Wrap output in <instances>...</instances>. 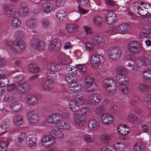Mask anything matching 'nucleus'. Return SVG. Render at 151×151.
I'll return each instance as SVG.
<instances>
[{"mask_svg":"<svg viewBox=\"0 0 151 151\" xmlns=\"http://www.w3.org/2000/svg\"><path fill=\"white\" fill-rule=\"evenodd\" d=\"M6 45L11 50L15 53H19L23 51L26 47L25 42L22 39H18L14 41H7Z\"/></svg>","mask_w":151,"mask_h":151,"instance_id":"nucleus-1","label":"nucleus"},{"mask_svg":"<svg viewBox=\"0 0 151 151\" xmlns=\"http://www.w3.org/2000/svg\"><path fill=\"white\" fill-rule=\"evenodd\" d=\"M102 85L105 90L110 93L115 92L117 88V85L116 82L111 79L104 80L102 83Z\"/></svg>","mask_w":151,"mask_h":151,"instance_id":"nucleus-2","label":"nucleus"},{"mask_svg":"<svg viewBox=\"0 0 151 151\" xmlns=\"http://www.w3.org/2000/svg\"><path fill=\"white\" fill-rule=\"evenodd\" d=\"M104 61L103 57L101 55L94 54L91 56L90 62L94 68H100L102 67Z\"/></svg>","mask_w":151,"mask_h":151,"instance_id":"nucleus-3","label":"nucleus"},{"mask_svg":"<svg viewBox=\"0 0 151 151\" xmlns=\"http://www.w3.org/2000/svg\"><path fill=\"white\" fill-rule=\"evenodd\" d=\"M85 87L87 91L92 92L95 90L96 86L94 83V79L93 77L89 76L86 77L84 80Z\"/></svg>","mask_w":151,"mask_h":151,"instance_id":"nucleus-4","label":"nucleus"},{"mask_svg":"<svg viewBox=\"0 0 151 151\" xmlns=\"http://www.w3.org/2000/svg\"><path fill=\"white\" fill-rule=\"evenodd\" d=\"M137 13L142 16H145L148 14H151V5L144 3L140 6V7L137 10Z\"/></svg>","mask_w":151,"mask_h":151,"instance_id":"nucleus-5","label":"nucleus"},{"mask_svg":"<svg viewBox=\"0 0 151 151\" xmlns=\"http://www.w3.org/2000/svg\"><path fill=\"white\" fill-rule=\"evenodd\" d=\"M129 50L133 54H138L141 50L139 44L137 41H134L130 42L128 45Z\"/></svg>","mask_w":151,"mask_h":151,"instance_id":"nucleus-6","label":"nucleus"},{"mask_svg":"<svg viewBox=\"0 0 151 151\" xmlns=\"http://www.w3.org/2000/svg\"><path fill=\"white\" fill-rule=\"evenodd\" d=\"M121 53L120 49L115 46L110 48L109 50L108 54L109 58L113 60H116L119 58Z\"/></svg>","mask_w":151,"mask_h":151,"instance_id":"nucleus-7","label":"nucleus"},{"mask_svg":"<svg viewBox=\"0 0 151 151\" xmlns=\"http://www.w3.org/2000/svg\"><path fill=\"white\" fill-rule=\"evenodd\" d=\"M15 6L12 5H7L3 9V14L5 16L9 17H12L15 14Z\"/></svg>","mask_w":151,"mask_h":151,"instance_id":"nucleus-8","label":"nucleus"},{"mask_svg":"<svg viewBox=\"0 0 151 151\" xmlns=\"http://www.w3.org/2000/svg\"><path fill=\"white\" fill-rule=\"evenodd\" d=\"M42 144L44 147H48L52 146L55 142L53 137L50 135L44 136L42 138Z\"/></svg>","mask_w":151,"mask_h":151,"instance_id":"nucleus-9","label":"nucleus"},{"mask_svg":"<svg viewBox=\"0 0 151 151\" xmlns=\"http://www.w3.org/2000/svg\"><path fill=\"white\" fill-rule=\"evenodd\" d=\"M60 41L57 39H54L50 42L48 49L50 51L54 52L58 51L60 49Z\"/></svg>","mask_w":151,"mask_h":151,"instance_id":"nucleus-10","label":"nucleus"},{"mask_svg":"<svg viewBox=\"0 0 151 151\" xmlns=\"http://www.w3.org/2000/svg\"><path fill=\"white\" fill-rule=\"evenodd\" d=\"M27 117L29 121L32 124L36 123L39 120V117L37 113L34 111H28L27 113Z\"/></svg>","mask_w":151,"mask_h":151,"instance_id":"nucleus-11","label":"nucleus"},{"mask_svg":"<svg viewBox=\"0 0 151 151\" xmlns=\"http://www.w3.org/2000/svg\"><path fill=\"white\" fill-rule=\"evenodd\" d=\"M26 143L30 147L35 146L37 143V137L34 134L29 135L26 138Z\"/></svg>","mask_w":151,"mask_h":151,"instance_id":"nucleus-12","label":"nucleus"},{"mask_svg":"<svg viewBox=\"0 0 151 151\" xmlns=\"http://www.w3.org/2000/svg\"><path fill=\"white\" fill-rule=\"evenodd\" d=\"M106 19L107 23L109 24H113L117 20V16L115 13L110 12L106 14Z\"/></svg>","mask_w":151,"mask_h":151,"instance_id":"nucleus-13","label":"nucleus"},{"mask_svg":"<svg viewBox=\"0 0 151 151\" xmlns=\"http://www.w3.org/2000/svg\"><path fill=\"white\" fill-rule=\"evenodd\" d=\"M93 43L96 46H101L104 44V40L100 35H95L93 39Z\"/></svg>","mask_w":151,"mask_h":151,"instance_id":"nucleus-14","label":"nucleus"},{"mask_svg":"<svg viewBox=\"0 0 151 151\" xmlns=\"http://www.w3.org/2000/svg\"><path fill=\"white\" fill-rule=\"evenodd\" d=\"M74 121L76 125L81 127L84 124L85 119L81 115L77 114L75 115Z\"/></svg>","mask_w":151,"mask_h":151,"instance_id":"nucleus-15","label":"nucleus"},{"mask_svg":"<svg viewBox=\"0 0 151 151\" xmlns=\"http://www.w3.org/2000/svg\"><path fill=\"white\" fill-rule=\"evenodd\" d=\"M129 26L127 24L122 23L119 24L117 28V31L118 33L124 34L127 33L129 29Z\"/></svg>","mask_w":151,"mask_h":151,"instance_id":"nucleus-16","label":"nucleus"},{"mask_svg":"<svg viewBox=\"0 0 151 151\" xmlns=\"http://www.w3.org/2000/svg\"><path fill=\"white\" fill-rule=\"evenodd\" d=\"M101 99L100 96L97 94H92L88 97V100L90 103L93 105L97 104Z\"/></svg>","mask_w":151,"mask_h":151,"instance_id":"nucleus-17","label":"nucleus"},{"mask_svg":"<svg viewBox=\"0 0 151 151\" xmlns=\"http://www.w3.org/2000/svg\"><path fill=\"white\" fill-rule=\"evenodd\" d=\"M88 126L90 129L95 131L98 129L100 127L99 123L93 119H91L88 122Z\"/></svg>","mask_w":151,"mask_h":151,"instance_id":"nucleus-18","label":"nucleus"},{"mask_svg":"<svg viewBox=\"0 0 151 151\" xmlns=\"http://www.w3.org/2000/svg\"><path fill=\"white\" fill-rule=\"evenodd\" d=\"M113 120L112 116L109 114H104L101 117V122L105 124H109L112 123Z\"/></svg>","mask_w":151,"mask_h":151,"instance_id":"nucleus-19","label":"nucleus"},{"mask_svg":"<svg viewBox=\"0 0 151 151\" xmlns=\"http://www.w3.org/2000/svg\"><path fill=\"white\" fill-rule=\"evenodd\" d=\"M70 58L64 53H60L58 57V63L62 65H65L69 63Z\"/></svg>","mask_w":151,"mask_h":151,"instance_id":"nucleus-20","label":"nucleus"},{"mask_svg":"<svg viewBox=\"0 0 151 151\" xmlns=\"http://www.w3.org/2000/svg\"><path fill=\"white\" fill-rule=\"evenodd\" d=\"M65 28L68 33L73 34L78 28V26L76 24H68L65 26Z\"/></svg>","mask_w":151,"mask_h":151,"instance_id":"nucleus-21","label":"nucleus"},{"mask_svg":"<svg viewBox=\"0 0 151 151\" xmlns=\"http://www.w3.org/2000/svg\"><path fill=\"white\" fill-rule=\"evenodd\" d=\"M117 131L120 135L125 136L128 133L129 129L126 125H119L117 127Z\"/></svg>","mask_w":151,"mask_h":151,"instance_id":"nucleus-22","label":"nucleus"},{"mask_svg":"<svg viewBox=\"0 0 151 151\" xmlns=\"http://www.w3.org/2000/svg\"><path fill=\"white\" fill-rule=\"evenodd\" d=\"M26 103L30 105L35 104L38 102V100L36 97L33 95H29L25 99Z\"/></svg>","mask_w":151,"mask_h":151,"instance_id":"nucleus-23","label":"nucleus"},{"mask_svg":"<svg viewBox=\"0 0 151 151\" xmlns=\"http://www.w3.org/2000/svg\"><path fill=\"white\" fill-rule=\"evenodd\" d=\"M21 103L18 101L13 102L11 106L12 110L14 112H17L21 111L22 109Z\"/></svg>","mask_w":151,"mask_h":151,"instance_id":"nucleus-24","label":"nucleus"},{"mask_svg":"<svg viewBox=\"0 0 151 151\" xmlns=\"http://www.w3.org/2000/svg\"><path fill=\"white\" fill-rule=\"evenodd\" d=\"M50 135L54 137H55L58 138H62L64 136L63 132L60 129H52L50 132Z\"/></svg>","mask_w":151,"mask_h":151,"instance_id":"nucleus-25","label":"nucleus"},{"mask_svg":"<svg viewBox=\"0 0 151 151\" xmlns=\"http://www.w3.org/2000/svg\"><path fill=\"white\" fill-rule=\"evenodd\" d=\"M126 76L125 74L120 73L117 75L116 79L120 85L124 84H127L128 82L126 80Z\"/></svg>","mask_w":151,"mask_h":151,"instance_id":"nucleus-26","label":"nucleus"},{"mask_svg":"<svg viewBox=\"0 0 151 151\" xmlns=\"http://www.w3.org/2000/svg\"><path fill=\"white\" fill-rule=\"evenodd\" d=\"M82 138L84 141L88 143H93L95 140L93 134H85L83 136Z\"/></svg>","mask_w":151,"mask_h":151,"instance_id":"nucleus-27","label":"nucleus"},{"mask_svg":"<svg viewBox=\"0 0 151 151\" xmlns=\"http://www.w3.org/2000/svg\"><path fill=\"white\" fill-rule=\"evenodd\" d=\"M42 86L44 89H50L53 88V84L52 81L50 80H44L42 83Z\"/></svg>","mask_w":151,"mask_h":151,"instance_id":"nucleus-28","label":"nucleus"},{"mask_svg":"<svg viewBox=\"0 0 151 151\" xmlns=\"http://www.w3.org/2000/svg\"><path fill=\"white\" fill-rule=\"evenodd\" d=\"M69 89L73 91L77 92L81 90L82 86L81 84L76 83H71L69 86Z\"/></svg>","mask_w":151,"mask_h":151,"instance_id":"nucleus-29","label":"nucleus"},{"mask_svg":"<svg viewBox=\"0 0 151 151\" xmlns=\"http://www.w3.org/2000/svg\"><path fill=\"white\" fill-rule=\"evenodd\" d=\"M21 24L20 20L17 18H13L10 20V24L13 28H16L20 27Z\"/></svg>","mask_w":151,"mask_h":151,"instance_id":"nucleus-30","label":"nucleus"},{"mask_svg":"<svg viewBox=\"0 0 151 151\" xmlns=\"http://www.w3.org/2000/svg\"><path fill=\"white\" fill-rule=\"evenodd\" d=\"M22 116L20 115H15L14 116L13 119L14 124L16 126H19L22 123Z\"/></svg>","mask_w":151,"mask_h":151,"instance_id":"nucleus-31","label":"nucleus"},{"mask_svg":"<svg viewBox=\"0 0 151 151\" xmlns=\"http://www.w3.org/2000/svg\"><path fill=\"white\" fill-rule=\"evenodd\" d=\"M53 7L52 4L50 2H46L42 4V8L45 12H48L51 11Z\"/></svg>","mask_w":151,"mask_h":151,"instance_id":"nucleus-32","label":"nucleus"},{"mask_svg":"<svg viewBox=\"0 0 151 151\" xmlns=\"http://www.w3.org/2000/svg\"><path fill=\"white\" fill-rule=\"evenodd\" d=\"M113 137L112 135L110 134H104L101 136L100 140L103 143H108Z\"/></svg>","mask_w":151,"mask_h":151,"instance_id":"nucleus-33","label":"nucleus"},{"mask_svg":"<svg viewBox=\"0 0 151 151\" xmlns=\"http://www.w3.org/2000/svg\"><path fill=\"white\" fill-rule=\"evenodd\" d=\"M61 69V66L56 63H50L47 66V70H49L54 72L58 71L60 70Z\"/></svg>","mask_w":151,"mask_h":151,"instance_id":"nucleus-34","label":"nucleus"},{"mask_svg":"<svg viewBox=\"0 0 151 151\" xmlns=\"http://www.w3.org/2000/svg\"><path fill=\"white\" fill-rule=\"evenodd\" d=\"M127 119L129 122L133 124H136L138 121L137 116L132 113L129 114L127 115Z\"/></svg>","mask_w":151,"mask_h":151,"instance_id":"nucleus-35","label":"nucleus"},{"mask_svg":"<svg viewBox=\"0 0 151 151\" xmlns=\"http://www.w3.org/2000/svg\"><path fill=\"white\" fill-rule=\"evenodd\" d=\"M45 76L48 79L54 80L57 78V75L54 71L47 70L45 73Z\"/></svg>","mask_w":151,"mask_h":151,"instance_id":"nucleus-36","label":"nucleus"},{"mask_svg":"<svg viewBox=\"0 0 151 151\" xmlns=\"http://www.w3.org/2000/svg\"><path fill=\"white\" fill-rule=\"evenodd\" d=\"M78 103L73 100L70 101V107L73 112H77L78 111L79 107Z\"/></svg>","mask_w":151,"mask_h":151,"instance_id":"nucleus-37","label":"nucleus"},{"mask_svg":"<svg viewBox=\"0 0 151 151\" xmlns=\"http://www.w3.org/2000/svg\"><path fill=\"white\" fill-rule=\"evenodd\" d=\"M59 114L55 113L52 114L47 117L45 120V121L47 123H51L55 122V120L58 118Z\"/></svg>","mask_w":151,"mask_h":151,"instance_id":"nucleus-38","label":"nucleus"},{"mask_svg":"<svg viewBox=\"0 0 151 151\" xmlns=\"http://www.w3.org/2000/svg\"><path fill=\"white\" fill-rule=\"evenodd\" d=\"M80 111L82 114L85 116L90 115L92 114L91 111L88 108L84 106L80 108Z\"/></svg>","mask_w":151,"mask_h":151,"instance_id":"nucleus-39","label":"nucleus"},{"mask_svg":"<svg viewBox=\"0 0 151 151\" xmlns=\"http://www.w3.org/2000/svg\"><path fill=\"white\" fill-rule=\"evenodd\" d=\"M26 25L29 28H34L36 25V22L34 19L31 18L26 21Z\"/></svg>","mask_w":151,"mask_h":151,"instance_id":"nucleus-40","label":"nucleus"},{"mask_svg":"<svg viewBox=\"0 0 151 151\" xmlns=\"http://www.w3.org/2000/svg\"><path fill=\"white\" fill-rule=\"evenodd\" d=\"M65 14L66 13L64 10H59L56 13V17L58 20H63L65 18Z\"/></svg>","mask_w":151,"mask_h":151,"instance_id":"nucleus-41","label":"nucleus"},{"mask_svg":"<svg viewBox=\"0 0 151 151\" xmlns=\"http://www.w3.org/2000/svg\"><path fill=\"white\" fill-rule=\"evenodd\" d=\"M66 70L70 74L74 75L76 74L78 72L77 67L71 65H68L67 66Z\"/></svg>","mask_w":151,"mask_h":151,"instance_id":"nucleus-42","label":"nucleus"},{"mask_svg":"<svg viewBox=\"0 0 151 151\" xmlns=\"http://www.w3.org/2000/svg\"><path fill=\"white\" fill-rule=\"evenodd\" d=\"M73 100L80 104H82L84 102L83 94L81 93L76 94L75 96L74 100Z\"/></svg>","mask_w":151,"mask_h":151,"instance_id":"nucleus-43","label":"nucleus"},{"mask_svg":"<svg viewBox=\"0 0 151 151\" xmlns=\"http://www.w3.org/2000/svg\"><path fill=\"white\" fill-rule=\"evenodd\" d=\"M114 147L118 151H123L125 148V146L122 142H117L114 144Z\"/></svg>","mask_w":151,"mask_h":151,"instance_id":"nucleus-44","label":"nucleus"},{"mask_svg":"<svg viewBox=\"0 0 151 151\" xmlns=\"http://www.w3.org/2000/svg\"><path fill=\"white\" fill-rule=\"evenodd\" d=\"M29 70L32 73H36L39 71V68L36 65L31 64L28 66Z\"/></svg>","mask_w":151,"mask_h":151,"instance_id":"nucleus-45","label":"nucleus"},{"mask_svg":"<svg viewBox=\"0 0 151 151\" xmlns=\"http://www.w3.org/2000/svg\"><path fill=\"white\" fill-rule=\"evenodd\" d=\"M10 121L9 119H6L1 122V127L4 130L7 129L10 124Z\"/></svg>","mask_w":151,"mask_h":151,"instance_id":"nucleus-46","label":"nucleus"},{"mask_svg":"<svg viewBox=\"0 0 151 151\" xmlns=\"http://www.w3.org/2000/svg\"><path fill=\"white\" fill-rule=\"evenodd\" d=\"M138 88L139 90L142 93H145L149 89L147 85L143 83L139 84Z\"/></svg>","mask_w":151,"mask_h":151,"instance_id":"nucleus-47","label":"nucleus"},{"mask_svg":"<svg viewBox=\"0 0 151 151\" xmlns=\"http://www.w3.org/2000/svg\"><path fill=\"white\" fill-rule=\"evenodd\" d=\"M40 40L36 37L32 38L30 42V46L33 48H36Z\"/></svg>","mask_w":151,"mask_h":151,"instance_id":"nucleus-48","label":"nucleus"},{"mask_svg":"<svg viewBox=\"0 0 151 151\" xmlns=\"http://www.w3.org/2000/svg\"><path fill=\"white\" fill-rule=\"evenodd\" d=\"M110 111L114 114L117 115L120 113L119 108L115 105L111 106L110 109Z\"/></svg>","mask_w":151,"mask_h":151,"instance_id":"nucleus-49","label":"nucleus"},{"mask_svg":"<svg viewBox=\"0 0 151 151\" xmlns=\"http://www.w3.org/2000/svg\"><path fill=\"white\" fill-rule=\"evenodd\" d=\"M29 10V9L27 5L23 6L20 9L19 13L21 16H25L27 14Z\"/></svg>","mask_w":151,"mask_h":151,"instance_id":"nucleus-50","label":"nucleus"},{"mask_svg":"<svg viewBox=\"0 0 151 151\" xmlns=\"http://www.w3.org/2000/svg\"><path fill=\"white\" fill-rule=\"evenodd\" d=\"M58 117V119L55 121L56 124L59 128L62 129L65 122L61 120L62 119V116L60 114H59V115Z\"/></svg>","mask_w":151,"mask_h":151,"instance_id":"nucleus-51","label":"nucleus"},{"mask_svg":"<svg viewBox=\"0 0 151 151\" xmlns=\"http://www.w3.org/2000/svg\"><path fill=\"white\" fill-rule=\"evenodd\" d=\"M66 81L68 83H75L77 81V78L76 76L72 75H69L65 76Z\"/></svg>","mask_w":151,"mask_h":151,"instance_id":"nucleus-52","label":"nucleus"},{"mask_svg":"<svg viewBox=\"0 0 151 151\" xmlns=\"http://www.w3.org/2000/svg\"><path fill=\"white\" fill-rule=\"evenodd\" d=\"M139 60L142 64L144 65H148L150 64V62L149 59L144 56H142L139 57Z\"/></svg>","mask_w":151,"mask_h":151,"instance_id":"nucleus-53","label":"nucleus"},{"mask_svg":"<svg viewBox=\"0 0 151 151\" xmlns=\"http://www.w3.org/2000/svg\"><path fill=\"white\" fill-rule=\"evenodd\" d=\"M9 84V79L6 78H2L0 79V86L5 87Z\"/></svg>","mask_w":151,"mask_h":151,"instance_id":"nucleus-54","label":"nucleus"},{"mask_svg":"<svg viewBox=\"0 0 151 151\" xmlns=\"http://www.w3.org/2000/svg\"><path fill=\"white\" fill-rule=\"evenodd\" d=\"M102 21V19L99 16H96L93 18V22L97 26H99L101 25Z\"/></svg>","mask_w":151,"mask_h":151,"instance_id":"nucleus-55","label":"nucleus"},{"mask_svg":"<svg viewBox=\"0 0 151 151\" xmlns=\"http://www.w3.org/2000/svg\"><path fill=\"white\" fill-rule=\"evenodd\" d=\"M143 78L147 80L151 78V71L148 70H144L142 74Z\"/></svg>","mask_w":151,"mask_h":151,"instance_id":"nucleus-56","label":"nucleus"},{"mask_svg":"<svg viewBox=\"0 0 151 151\" xmlns=\"http://www.w3.org/2000/svg\"><path fill=\"white\" fill-rule=\"evenodd\" d=\"M144 148L143 145L141 142L137 143L134 146V149L136 151H142Z\"/></svg>","mask_w":151,"mask_h":151,"instance_id":"nucleus-57","label":"nucleus"},{"mask_svg":"<svg viewBox=\"0 0 151 151\" xmlns=\"http://www.w3.org/2000/svg\"><path fill=\"white\" fill-rule=\"evenodd\" d=\"M150 29L148 28H144L141 29L140 32V35L142 37H147Z\"/></svg>","mask_w":151,"mask_h":151,"instance_id":"nucleus-58","label":"nucleus"},{"mask_svg":"<svg viewBox=\"0 0 151 151\" xmlns=\"http://www.w3.org/2000/svg\"><path fill=\"white\" fill-rule=\"evenodd\" d=\"M46 46L45 43L40 41L36 48L40 51H42L45 49Z\"/></svg>","mask_w":151,"mask_h":151,"instance_id":"nucleus-59","label":"nucleus"},{"mask_svg":"<svg viewBox=\"0 0 151 151\" xmlns=\"http://www.w3.org/2000/svg\"><path fill=\"white\" fill-rule=\"evenodd\" d=\"M9 145L7 141H3L0 142V151H5V149Z\"/></svg>","mask_w":151,"mask_h":151,"instance_id":"nucleus-60","label":"nucleus"},{"mask_svg":"<svg viewBox=\"0 0 151 151\" xmlns=\"http://www.w3.org/2000/svg\"><path fill=\"white\" fill-rule=\"evenodd\" d=\"M116 71L117 73H124V74H127L128 72V70L123 67L121 66L118 67L116 69Z\"/></svg>","mask_w":151,"mask_h":151,"instance_id":"nucleus-61","label":"nucleus"},{"mask_svg":"<svg viewBox=\"0 0 151 151\" xmlns=\"http://www.w3.org/2000/svg\"><path fill=\"white\" fill-rule=\"evenodd\" d=\"M24 35V31L22 29L17 30L14 34V37L15 38H21L23 37Z\"/></svg>","mask_w":151,"mask_h":151,"instance_id":"nucleus-62","label":"nucleus"},{"mask_svg":"<svg viewBox=\"0 0 151 151\" xmlns=\"http://www.w3.org/2000/svg\"><path fill=\"white\" fill-rule=\"evenodd\" d=\"M16 89L17 91L20 93H24L23 83L19 84L16 87Z\"/></svg>","mask_w":151,"mask_h":151,"instance_id":"nucleus-63","label":"nucleus"},{"mask_svg":"<svg viewBox=\"0 0 151 151\" xmlns=\"http://www.w3.org/2000/svg\"><path fill=\"white\" fill-rule=\"evenodd\" d=\"M127 85L123 84L122 85H120V90L124 94H126L129 92V90L127 86Z\"/></svg>","mask_w":151,"mask_h":151,"instance_id":"nucleus-64","label":"nucleus"}]
</instances>
